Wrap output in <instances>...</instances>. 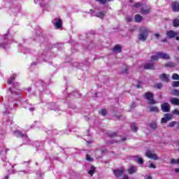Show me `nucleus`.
Listing matches in <instances>:
<instances>
[{"instance_id":"1","label":"nucleus","mask_w":179,"mask_h":179,"mask_svg":"<svg viewBox=\"0 0 179 179\" xmlns=\"http://www.w3.org/2000/svg\"><path fill=\"white\" fill-rule=\"evenodd\" d=\"M148 36H149V29L145 27H142L140 29L138 40H140V41H146V39L148 38Z\"/></svg>"},{"instance_id":"2","label":"nucleus","mask_w":179,"mask_h":179,"mask_svg":"<svg viewBox=\"0 0 179 179\" xmlns=\"http://www.w3.org/2000/svg\"><path fill=\"white\" fill-rule=\"evenodd\" d=\"M145 99L148 101V104L153 106V104H156L157 102L153 99V94L151 92H145Z\"/></svg>"},{"instance_id":"3","label":"nucleus","mask_w":179,"mask_h":179,"mask_svg":"<svg viewBox=\"0 0 179 179\" xmlns=\"http://www.w3.org/2000/svg\"><path fill=\"white\" fill-rule=\"evenodd\" d=\"M145 156L149 159H152V160H159V157L157 155L152 152V151H147L145 152Z\"/></svg>"},{"instance_id":"4","label":"nucleus","mask_w":179,"mask_h":179,"mask_svg":"<svg viewBox=\"0 0 179 179\" xmlns=\"http://www.w3.org/2000/svg\"><path fill=\"white\" fill-rule=\"evenodd\" d=\"M171 108V106H170L169 103H164L162 105H161V110L163 111V113H170Z\"/></svg>"},{"instance_id":"5","label":"nucleus","mask_w":179,"mask_h":179,"mask_svg":"<svg viewBox=\"0 0 179 179\" xmlns=\"http://www.w3.org/2000/svg\"><path fill=\"white\" fill-rule=\"evenodd\" d=\"M150 6H142L141 8V12L143 13V15H148L150 13Z\"/></svg>"},{"instance_id":"6","label":"nucleus","mask_w":179,"mask_h":179,"mask_svg":"<svg viewBox=\"0 0 179 179\" xmlns=\"http://www.w3.org/2000/svg\"><path fill=\"white\" fill-rule=\"evenodd\" d=\"M166 34L168 38H176L178 36V33L173 30L166 31Z\"/></svg>"},{"instance_id":"7","label":"nucleus","mask_w":179,"mask_h":179,"mask_svg":"<svg viewBox=\"0 0 179 179\" xmlns=\"http://www.w3.org/2000/svg\"><path fill=\"white\" fill-rule=\"evenodd\" d=\"M172 119H173V115L170 113H166L164 115V117L162 118L161 122H162V124H164L168 121H171Z\"/></svg>"},{"instance_id":"8","label":"nucleus","mask_w":179,"mask_h":179,"mask_svg":"<svg viewBox=\"0 0 179 179\" xmlns=\"http://www.w3.org/2000/svg\"><path fill=\"white\" fill-rule=\"evenodd\" d=\"M124 173H125V169L122 168L121 169H116L113 171V174L117 178L121 177Z\"/></svg>"},{"instance_id":"9","label":"nucleus","mask_w":179,"mask_h":179,"mask_svg":"<svg viewBox=\"0 0 179 179\" xmlns=\"http://www.w3.org/2000/svg\"><path fill=\"white\" fill-rule=\"evenodd\" d=\"M52 23L57 29H61L62 27V20L59 18H55Z\"/></svg>"},{"instance_id":"10","label":"nucleus","mask_w":179,"mask_h":179,"mask_svg":"<svg viewBox=\"0 0 179 179\" xmlns=\"http://www.w3.org/2000/svg\"><path fill=\"white\" fill-rule=\"evenodd\" d=\"M171 8L173 12H179V2L173 1L171 4Z\"/></svg>"},{"instance_id":"11","label":"nucleus","mask_w":179,"mask_h":179,"mask_svg":"<svg viewBox=\"0 0 179 179\" xmlns=\"http://www.w3.org/2000/svg\"><path fill=\"white\" fill-rule=\"evenodd\" d=\"M157 55H158V57L162 59H170V56L167 53L158 52H157Z\"/></svg>"},{"instance_id":"12","label":"nucleus","mask_w":179,"mask_h":179,"mask_svg":"<svg viewBox=\"0 0 179 179\" xmlns=\"http://www.w3.org/2000/svg\"><path fill=\"white\" fill-rule=\"evenodd\" d=\"M169 101L172 106H179V99L171 97Z\"/></svg>"},{"instance_id":"13","label":"nucleus","mask_w":179,"mask_h":179,"mask_svg":"<svg viewBox=\"0 0 179 179\" xmlns=\"http://www.w3.org/2000/svg\"><path fill=\"white\" fill-rule=\"evenodd\" d=\"M15 136H17V138H26V134L22 133V131L17 130L14 131Z\"/></svg>"},{"instance_id":"14","label":"nucleus","mask_w":179,"mask_h":179,"mask_svg":"<svg viewBox=\"0 0 179 179\" xmlns=\"http://www.w3.org/2000/svg\"><path fill=\"white\" fill-rule=\"evenodd\" d=\"M160 80H162V82H166V83H169V77L167 76V74L163 73L159 76Z\"/></svg>"},{"instance_id":"15","label":"nucleus","mask_w":179,"mask_h":179,"mask_svg":"<svg viewBox=\"0 0 179 179\" xmlns=\"http://www.w3.org/2000/svg\"><path fill=\"white\" fill-rule=\"evenodd\" d=\"M136 171H138V167H136V166H131L128 169L129 174H134V173H136Z\"/></svg>"},{"instance_id":"16","label":"nucleus","mask_w":179,"mask_h":179,"mask_svg":"<svg viewBox=\"0 0 179 179\" xmlns=\"http://www.w3.org/2000/svg\"><path fill=\"white\" fill-rule=\"evenodd\" d=\"M113 52H121L122 51V48H121V45H116L113 49Z\"/></svg>"},{"instance_id":"17","label":"nucleus","mask_w":179,"mask_h":179,"mask_svg":"<svg viewBox=\"0 0 179 179\" xmlns=\"http://www.w3.org/2000/svg\"><path fill=\"white\" fill-rule=\"evenodd\" d=\"M95 16H96V17H99V19H104V16H106V12L102 11L96 13Z\"/></svg>"},{"instance_id":"18","label":"nucleus","mask_w":179,"mask_h":179,"mask_svg":"<svg viewBox=\"0 0 179 179\" xmlns=\"http://www.w3.org/2000/svg\"><path fill=\"white\" fill-rule=\"evenodd\" d=\"M176 66H177V64H176L173 62H169L165 64V66L166 68H174Z\"/></svg>"},{"instance_id":"19","label":"nucleus","mask_w":179,"mask_h":179,"mask_svg":"<svg viewBox=\"0 0 179 179\" xmlns=\"http://www.w3.org/2000/svg\"><path fill=\"white\" fill-rule=\"evenodd\" d=\"M154 66L155 65L153 64V63H148L144 65V69H153Z\"/></svg>"},{"instance_id":"20","label":"nucleus","mask_w":179,"mask_h":179,"mask_svg":"<svg viewBox=\"0 0 179 179\" xmlns=\"http://www.w3.org/2000/svg\"><path fill=\"white\" fill-rule=\"evenodd\" d=\"M134 19H135V22H136L137 23H141V22H142L143 17L142 16H141V15L137 14L135 15Z\"/></svg>"},{"instance_id":"21","label":"nucleus","mask_w":179,"mask_h":179,"mask_svg":"<svg viewBox=\"0 0 179 179\" xmlns=\"http://www.w3.org/2000/svg\"><path fill=\"white\" fill-rule=\"evenodd\" d=\"M172 24L173 27H179V19L178 18L173 19Z\"/></svg>"},{"instance_id":"22","label":"nucleus","mask_w":179,"mask_h":179,"mask_svg":"<svg viewBox=\"0 0 179 179\" xmlns=\"http://www.w3.org/2000/svg\"><path fill=\"white\" fill-rule=\"evenodd\" d=\"M15 78H16V75H13L9 80H8V85H13V82H15Z\"/></svg>"},{"instance_id":"23","label":"nucleus","mask_w":179,"mask_h":179,"mask_svg":"<svg viewBox=\"0 0 179 179\" xmlns=\"http://www.w3.org/2000/svg\"><path fill=\"white\" fill-rule=\"evenodd\" d=\"M149 108L151 113H157L159 111V108L157 106H150Z\"/></svg>"},{"instance_id":"24","label":"nucleus","mask_w":179,"mask_h":179,"mask_svg":"<svg viewBox=\"0 0 179 179\" xmlns=\"http://www.w3.org/2000/svg\"><path fill=\"white\" fill-rule=\"evenodd\" d=\"M171 94L172 96H177L178 97H179V90H172Z\"/></svg>"},{"instance_id":"25","label":"nucleus","mask_w":179,"mask_h":179,"mask_svg":"<svg viewBox=\"0 0 179 179\" xmlns=\"http://www.w3.org/2000/svg\"><path fill=\"white\" fill-rule=\"evenodd\" d=\"M151 129H157V124L156 122H152L149 124Z\"/></svg>"},{"instance_id":"26","label":"nucleus","mask_w":179,"mask_h":179,"mask_svg":"<svg viewBox=\"0 0 179 179\" xmlns=\"http://www.w3.org/2000/svg\"><path fill=\"white\" fill-rule=\"evenodd\" d=\"M176 125H177V122L173 121L169 122L167 127H169V128H173V127H176Z\"/></svg>"},{"instance_id":"27","label":"nucleus","mask_w":179,"mask_h":179,"mask_svg":"<svg viewBox=\"0 0 179 179\" xmlns=\"http://www.w3.org/2000/svg\"><path fill=\"white\" fill-rule=\"evenodd\" d=\"M131 129L133 131V132H136L138 131V127H136V124H133L131 125Z\"/></svg>"},{"instance_id":"28","label":"nucleus","mask_w":179,"mask_h":179,"mask_svg":"<svg viewBox=\"0 0 179 179\" xmlns=\"http://www.w3.org/2000/svg\"><path fill=\"white\" fill-rule=\"evenodd\" d=\"M171 164H179V158L178 159H172L171 160Z\"/></svg>"},{"instance_id":"29","label":"nucleus","mask_w":179,"mask_h":179,"mask_svg":"<svg viewBox=\"0 0 179 179\" xmlns=\"http://www.w3.org/2000/svg\"><path fill=\"white\" fill-rule=\"evenodd\" d=\"M172 79H173V80H179V75L177 74V73H173V74L172 75Z\"/></svg>"},{"instance_id":"30","label":"nucleus","mask_w":179,"mask_h":179,"mask_svg":"<svg viewBox=\"0 0 179 179\" xmlns=\"http://www.w3.org/2000/svg\"><path fill=\"white\" fill-rule=\"evenodd\" d=\"M9 90L12 94H20V91H19V90L15 91V90H12V88H10Z\"/></svg>"},{"instance_id":"31","label":"nucleus","mask_w":179,"mask_h":179,"mask_svg":"<svg viewBox=\"0 0 179 179\" xmlns=\"http://www.w3.org/2000/svg\"><path fill=\"white\" fill-rule=\"evenodd\" d=\"M99 114H101V115H107V110L106 109H101V110H99Z\"/></svg>"},{"instance_id":"32","label":"nucleus","mask_w":179,"mask_h":179,"mask_svg":"<svg viewBox=\"0 0 179 179\" xmlns=\"http://www.w3.org/2000/svg\"><path fill=\"white\" fill-rule=\"evenodd\" d=\"M159 58H160V57H159L157 53L156 55H153V56L151 57V59H152V61H158Z\"/></svg>"},{"instance_id":"33","label":"nucleus","mask_w":179,"mask_h":179,"mask_svg":"<svg viewBox=\"0 0 179 179\" xmlns=\"http://www.w3.org/2000/svg\"><path fill=\"white\" fill-rule=\"evenodd\" d=\"M173 87H179V81H173L172 83Z\"/></svg>"},{"instance_id":"34","label":"nucleus","mask_w":179,"mask_h":179,"mask_svg":"<svg viewBox=\"0 0 179 179\" xmlns=\"http://www.w3.org/2000/svg\"><path fill=\"white\" fill-rule=\"evenodd\" d=\"M6 148H3L0 150V155H6Z\"/></svg>"},{"instance_id":"35","label":"nucleus","mask_w":179,"mask_h":179,"mask_svg":"<svg viewBox=\"0 0 179 179\" xmlns=\"http://www.w3.org/2000/svg\"><path fill=\"white\" fill-rule=\"evenodd\" d=\"M86 160H87V162H93L94 159H93L92 157H90V155H87V156H86Z\"/></svg>"},{"instance_id":"36","label":"nucleus","mask_w":179,"mask_h":179,"mask_svg":"<svg viewBox=\"0 0 179 179\" xmlns=\"http://www.w3.org/2000/svg\"><path fill=\"white\" fill-rule=\"evenodd\" d=\"M155 87L157 89H162L163 87V84L162 83H157L155 85Z\"/></svg>"},{"instance_id":"37","label":"nucleus","mask_w":179,"mask_h":179,"mask_svg":"<svg viewBox=\"0 0 179 179\" xmlns=\"http://www.w3.org/2000/svg\"><path fill=\"white\" fill-rule=\"evenodd\" d=\"M172 114L175 115H179V110L175 109L172 111Z\"/></svg>"},{"instance_id":"38","label":"nucleus","mask_w":179,"mask_h":179,"mask_svg":"<svg viewBox=\"0 0 179 179\" xmlns=\"http://www.w3.org/2000/svg\"><path fill=\"white\" fill-rule=\"evenodd\" d=\"M88 174H90V176L94 174V168H92V169L88 171Z\"/></svg>"},{"instance_id":"39","label":"nucleus","mask_w":179,"mask_h":179,"mask_svg":"<svg viewBox=\"0 0 179 179\" xmlns=\"http://www.w3.org/2000/svg\"><path fill=\"white\" fill-rule=\"evenodd\" d=\"M97 2L101 3L102 5H105L107 3V0H96Z\"/></svg>"},{"instance_id":"40","label":"nucleus","mask_w":179,"mask_h":179,"mask_svg":"<svg viewBox=\"0 0 179 179\" xmlns=\"http://www.w3.org/2000/svg\"><path fill=\"white\" fill-rule=\"evenodd\" d=\"M137 163H139V164H143V159L142 158H138Z\"/></svg>"},{"instance_id":"41","label":"nucleus","mask_w":179,"mask_h":179,"mask_svg":"<svg viewBox=\"0 0 179 179\" xmlns=\"http://www.w3.org/2000/svg\"><path fill=\"white\" fill-rule=\"evenodd\" d=\"M135 8H141L142 6V3H137L134 5Z\"/></svg>"},{"instance_id":"42","label":"nucleus","mask_w":179,"mask_h":179,"mask_svg":"<svg viewBox=\"0 0 179 179\" xmlns=\"http://www.w3.org/2000/svg\"><path fill=\"white\" fill-rule=\"evenodd\" d=\"M109 136L110 138H114V136H117V133H110Z\"/></svg>"},{"instance_id":"43","label":"nucleus","mask_w":179,"mask_h":179,"mask_svg":"<svg viewBox=\"0 0 179 179\" xmlns=\"http://www.w3.org/2000/svg\"><path fill=\"white\" fill-rule=\"evenodd\" d=\"M150 169H156V166L153 164V163H151L149 166Z\"/></svg>"},{"instance_id":"44","label":"nucleus","mask_w":179,"mask_h":179,"mask_svg":"<svg viewBox=\"0 0 179 179\" xmlns=\"http://www.w3.org/2000/svg\"><path fill=\"white\" fill-rule=\"evenodd\" d=\"M144 178L145 179H152V176L150 175H145Z\"/></svg>"},{"instance_id":"45","label":"nucleus","mask_w":179,"mask_h":179,"mask_svg":"<svg viewBox=\"0 0 179 179\" xmlns=\"http://www.w3.org/2000/svg\"><path fill=\"white\" fill-rule=\"evenodd\" d=\"M127 22H131L132 21V18L131 17H128L126 18Z\"/></svg>"},{"instance_id":"46","label":"nucleus","mask_w":179,"mask_h":179,"mask_svg":"<svg viewBox=\"0 0 179 179\" xmlns=\"http://www.w3.org/2000/svg\"><path fill=\"white\" fill-rule=\"evenodd\" d=\"M155 37H156L157 38H159V37H160V34L156 33L154 34Z\"/></svg>"},{"instance_id":"47","label":"nucleus","mask_w":179,"mask_h":179,"mask_svg":"<svg viewBox=\"0 0 179 179\" xmlns=\"http://www.w3.org/2000/svg\"><path fill=\"white\" fill-rule=\"evenodd\" d=\"M123 73H128V68H125L124 70H122Z\"/></svg>"},{"instance_id":"48","label":"nucleus","mask_w":179,"mask_h":179,"mask_svg":"<svg viewBox=\"0 0 179 179\" xmlns=\"http://www.w3.org/2000/svg\"><path fill=\"white\" fill-rule=\"evenodd\" d=\"M142 87V85L141 84H138L136 85L137 89H140V87Z\"/></svg>"},{"instance_id":"49","label":"nucleus","mask_w":179,"mask_h":179,"mask_svg":"<svg viewBox=\"0 0 179 179\" xmlns=\"http://www.w3.org/2000/svg\"><path fill=\"white\" fill-rule=\"evenodd\" d=\"M125 141H127V138H122L121 139V141H122V142H125Z\"/></svg>"},{"instance_id":"50","label":"nucleus","mask_w":179,"mask_h":179,"mask_svg":"<svg viewBox=\"0 0 179 179\" xmlns=\"http://www.w3.org/2000/svg\"><path fill=\"white\" fill-rule=\"evenodd\" d=\"M29 111H34V108H30Z\"/></svg>"},{"instance_id":"51","label":"nucleus","mask_w":179,"mask_h":179,"mask_svg":"<svg viewBox=\"0 0 179 179\" xmlns=\"http://www.w3.org/2000/svg\"><path fill=\"white\" fill-rule=\"evenodd\" d=\"M176 173H179V168L175 170Z\"/></svg>"},{"instance_id":"52","label":"nucleus","mask_w":179,"mask_h":179,"mask_svg":"<svg viewBox=\"0 0 179 179\" xmlns=\"http://www.w3.org/2000/svg\"><path fill=\"white\" fill-rule=\"evenodd\" d=\"M163 43H166V42H167V39H164V40H162V41Z\"/></svg>"},{"instance_id":"53","label":"nucleus","mask_w":179,"mask_h":179,"mask_svg":"<svg viewBox=\"0 0 179 179\" xmlns=\"http://www.w3.org/2000/svg\"><path fill=\"white\" fill-rule=\"evenodd\" d=\"M90 13H94V10H90Z\"/></svg>"},{"instance_id":"54","label":"nucleus","mask_w":179,"mask_h":179,"mask_svg":"<svg viewBox=\"0 0 179 179\" xmlns=\"http://www.w3.org/2000/svg\"><path fill=\"white\" fill-rule=\"evenodd\" d=\"M4 178H5V179H8V178H9V176H6L4 177Z\"/></svg>"},{"instance_id":"55","label":"nucleus","mask_w":179,"mask_h":179,"mask_svg":"<svg viewBox=\"0 0 179 179\" xmlns=\"http://www.w3.org/2000/svg\"><path fill=\"white\" fill-rule=\"evenodd\" d=\"M176 39L177 40V41H179V36H176Z\"/></svg>"},{"instance_id":"56","label":"nucleus","mask_w":179,"mask_h":179,"mask_svg":"<svg viewBox=\"0 0 179 179\" xmlns=\"http://www.w3.org/2000/svg\"><path fill=\"white\" fill-rule=\"evenodd\" d=\"M132 106H133V107H136V103H132Z\"/></svg>"},{"instance_id":"57","label":"nucleus","mask_w":179,"mask_h":179,"mask_svg":"<svg viewBox=\"0 0 179 179\" xmlns=\"http://www.w3.org/2000/svg\"><path fill=\"white\" fill-rule=\"evenodd\" d=\"M36 166H38V163L36 162Z\"/></svg>"},{"instance_id":"58","label":"nucleus","mask_w":179,"mask_h":179,"mask_svg":"<svg viewBox=\"0 0 179 179\" xmlns=\"http://www.w3.org/2000/svg\"><path fill=\"white\" fill-rule=\"evenodd\" d=\"M178 50L179 51V47H178Z\"/></svg>"},{"instance_id":"59","label":"nucleus","mask_w":179,"mask_h":179,"mask_svg":"<svg viewBox=\"0 0 179 179\" xmlns=\"http://www.w3.org/2000/svg\"><path fill=\"white\" fill-rule=\"evenodd\" d=\"M108 1H113V0H108Z\"/></svg>"}]
</instances>
